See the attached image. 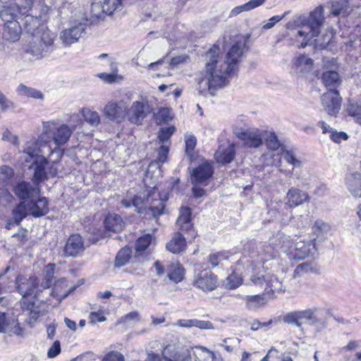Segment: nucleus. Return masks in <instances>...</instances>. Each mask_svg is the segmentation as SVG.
Listing matches in <instances>:
<instances>
[{"label": "nucleus", "instance_id": "nucleus-1", "mask_svg": "<svg viewBox=\"0 0 361 361\" xmlns=\"http://www.w3.org/2000/svg\"><path fill=\"white\" fill-rule=\"evenodd\" d=\"M243 48V43L236 42L228 50L226 60H223L219 56V47L213 45L206 54V73L204 76H201L197 80V90L200 94L214 95L216 90L228 83V78L238 69V63L242 56Z\"/></svg>", "mask_w": 361, "mask_h": 361}, {"label": "nucleus", "instance_id": "nucleus-2", "mask_svg": "<svg viewBox=\"0 0 361 361\" xmlns=\"http://www.w3.org/2000/svg\"><path fill=\"white\" fill-rule=\"evenodd\" d=\"M25 52L33 60L41 59L52 50L55 34L32 16H26Z\"/></svg>", "mask_w": 361, "mask_h": 361}, {"label": "nucleus", "instance_id": "nucleus-3", "mask_svg": "<svg viewBox=\"0 0 361 361\" xmlns=\"http://www.w3.org/2000/svg\"><path fill=\"white\" fill-rule=\"evenodd\" d=\"M250 280L254 286L263 289V293L244 297L243 300L249 310L262 307L269 299L274 298V293L283 290L282 281L274 273L268 271L252 274Z\"/></svg>", "mask_w": 361, "mask_h": 361}, {"label": "nucleus", "instance_id": "nucleus-4", "mask_svg": "<svg viewBox=\"0 0 361 361\" xmlns=\"http://www.w3.org/2000/svg\"><path fill=\"white\" fill-rule=\"evenodd\" d=\"M20 153V159L25 162H33L35 169L32 180L37 185L43 180L57 175L58 163L48 161L47 159L42 155L43 150L38 142L34 140L27 141Z\"/></svg>", "mask_w": 361, "mask_h": 361}, {"label": "nucleus", "instance_id": "nucleus-5", "mask_svg": "<svg viewBox=\"0 0 361 361\" xmlns=\"http://www.w3.org/2000/svg\"><path fill=\"white\" fill-rule=\"evenodd\" d=\"M150 190H146L143 194L144 197L140 195L135 196L133 202L130 200H123L121 205L126 208H128L133 205L136 208L138 213H141L142 210L149 209L152 212V216L157 217L163 214L165 208V202L168 200V191L160 192L162 189L161 184L155 185Z\"/></svg>", "mask_w": 361, "mask_h": 361}, {"label": "nucleus", "instance_id": "nucleus-6", "mask_svg": "<svg viewBox=\"0 0 361 361\" xmlns=\"http://www.w3.org/2000/svg\"><path fill=\"white\" fill-rule=\"evenodd\" d=\"M281 235H284V233H278L269 239L268 243L264 244L259 250L252 252L248 256H244L240 260V264L247 266L248 274L251 275L252 274L266 271L265 269H261L263 268L264 263L276 257V248L279 247L282 250V240L278 238Z\"/></svg>", "mask_w": 361, "mask_h": 361}, {"label": "nucleus", "instance_id": "nucleus-7", "mask_svg": "<svg viewBox=\"0 0 361 361\" xmlns=\"http://www.w3.org/2000/svg\"><path fill=\"white\" fill-rule=\"evenodd\" d=\"M282 240V251L290 259H304L312 255L316 252V238L296 239L293 241L290 236L284 234L278 237Z\"/></svg>", "mask_w": 361, "mask_h": 361}, {"label": "nucleus", "instance_id": "nucleus-8", "mask_svg": "<svg viewBox=\"0 0 361 361\" xmlns=\"http://www.w3.org/2000/svg\"><path fill=\"white\" fill-rule=\"evenodd\" d=\"M324 20V8L322 6L316 8L311 13L310 17L305 23L302 24L300 30L297 32V37H302V40L300 42V47H305L309 44L311 41L319 33V28Z\"/></svg>", "mask_w": 361, "mask_h": 361}, {"label": "nucleus", "instance_id": "nucleus-9", "mask_svg": "<svg viewBox=\"0 0 361 361\" xmlns=\"http://www.w3.org/2000/svg\"><path fill=\"white\" fill-rule=\"evenodd\" d=\"M73 130L66 124H58L54 121L43 123V131L39 136V141L45 144L53 141L56 145H65L70 139Z\"/></svg>", "mask_w": 361, "mask_h": 361}, {"label": "nucleus", "instance_id": "nucleus-10", "mask_svg": "<svg viewBox=\"0 0 361 361\" xmlns=\"http://www.w3.org/2000/svg\"><path fill=\"white\" fill-rule=\"evenodd\" d=\"M17 288L23 300L20 305L23 309L32 310L34 306V299L43 290L39 280L36 276L29 278L20 277L17 279Z\"/></svg>", "mask_w": 361, "mask_h": 361}, {"label": "nucleus", "instance_id": "nucleus-11", "mask_svg": "<svg viewBox=\"0 0 361 361\" xmlns=\"http://www.w3.org/2000/svg\"><path fill=\"white\" fill-rule=\"evenodd\" d=\"M49 212V202L47 198L40 197L28 202L22 201L13 211L14 221L19 224L27 214L34 217H40Z\"/></svg>", "mask_w": 361, "mask_h": 361}, {"label": "nucleus", "instance_id": "nucleus-12", "mask_svg": "<svg viewBox=\"0 0 361 361\" xmlns=\"http://www.w3.org/2000/svg\"><path fill=\"white\" fill-rule=\"evenodd\" d=\"M130 98L111 99L104 105L102 114L107 121L121 124L126 120L127 104H130Z\"/></svg>", "mask_w": 361, "mask_h": 361}, {"label": "nucleus", "instance_id": "nucleus-13", "mask_svg": "<svg viewBox=\"0 0 361 361\" xmlns=\"http://www.w3.org/2000/svg\"><path fill=\"white\" fill-rule=\"evenodd\" d=\"M213 173V168L207 161H204L193 169L191 173V182L193 185L192 193L195 197H201L204 195L202 187L208 185Z\"/></svg>", "mask_w": 361, "mask_h": 361}, {"label": "nucleus", "instance_id": "nucleus-14", "mask_svg": "<svg viewBox=\"0 0 361 361\" xmlns=\"http://www.w3.org/2000/svg\"><path fill=\"white\" fill-rule=\"evenodd\" d=\"M315 312L314 309L290 312L283 316V320L286 324H294L299 328H301L302 324L307 322L312 325L318 322Z\"/></svg>", "mask_w": 361, "mask_h": 361}, {"label": "nucleus", "instance_id": "nucleus-15", "mask_svg": "<svg viewBox=\"0 0 361 361\" xmlns=\"http://www.w3.org/2000/svg\"><path fill=\"white\" fill-rule=\"evenodd\" d=\"M217 277L209 269L196 270L192 285L203 291H212L217 287Z\"/></svg>", "mask_w": 361, "mask_h": 361}, {"label": "nucleus", "instance_id": "nucleus-16", "mask_svg": "<svg viewBox=\"0 0 361 361\" xmlns=\"http://www.w3.org/2000/svg\"><path fill=\"white\" fill-rule=\"evenodd\" d=\"M83 21V18L73 21L68 28L61 32L59 39L63 46L68 47L78 41L85 29Z\"/></svg>", "mask_w": 361, "mask_h": 361}, {"label": "nucleus", "instance_id": "nucleus-17", "mask_svg": "<svg viewBox=\"0 0 361 361\" xmlns=\"http://www.w3.org/2000/svg\"><path fill=\"white\" fill-rule=\"evenodd\" d=\"M149 112L147 100L135 101L130 106L127 104L126 119L133 124H141Z\"/></svg>", "mask_w": 361, "mask_h": 361}, {"label": "nucleus", "instance_id": "nucleus-18", "mask_svg": "<svg viewBox=\"0 0 361 361\" xmlns=\"http://www.w3.org/2000/svg\"><path fill=\"white\" fill-rule=\"evenodd\" d=\"M342 98L336 90H329L321 97V103L324 112L329 116H335L341 108Z\"/></svg>", "mask_w": 361, "mask_h": 361}, {"label": "nucleus", "instance_id": "nucleus-19", "mask_svg": "<svg viewBox=\"0 0 361 361\" xmlns=\"http://www.w3.org/2000/svg\"><path fill=\"white\" fill-rule=\"evenodd\" d=\"M235 134L245 147L257 148L262 143V131L257 128L238 130Z\"/></svg>", "mask_w": 361, "mask_h": 361}, {"label": "nucleus", "instance_id": "nucleus-20", "mask_svg": "<svg viewBox=\"0 0 361 361\" xmlns=\"http://www.w3.org/2000/svg\"><path fill=\"white\" fill-rule=\"evenodd\" d=\"M164 361H190V350L185 347L167 345L162 351Z\"/></svg>", "mask_w": 361, "mask_h": 361}, {"label": "nucleus", "instance_id": "nucleus-21", "mask_svg": "<svg viewBox=\"0 0 361 361\" xmlns=\"http://www.w3.org/2000/svg\"><path fill=\"white\" fill-rule=\"evenodd\" d=\"M0 332L7 334L8 336L24 335V329L18 321L13 317H7L2 312H0Z\"/></svg>", "mask_w": 361, "mask_h": 361}, {"label": "nucleus", "instance_id": "nucleus-22", "mask_svg": "<svg viewBox=\"0 0 361 361\" xmlns=\"http://www.w3.org/2000/svg\"><path fill=\"white\" fill-rule=\"evenodd\" d=\"M13 190L19 199L25 202L38 198L40 195V188L38 186L32 187L30 183L25 181L17 183Z\"/></svg>", "mask_w": 361, "mask_h": 361}, {"label": "nucleus", "instance_id": "nucleus-23", "mask_svg": "<svg viewBox=\"0 0 361 361\" xmlns=\"http://www.w3.org/2000/svg\"><path fill=\"white\" fill-rule=\"evenodd\" d=\"M85 250L84 240L80 235L73 234L67 240L63 248L66 257H78Z\"/></svg>", "mask_w": 361, "mask_h": 361}, {"label": "nucleus", "instance_id": "nucleus-24", "mask_svg": "<svg viewBox=\"0 0 361 361\" xmlns=\"http://www.w3.org/2000/svg\"><path fill=\"white\" fill-rule=\"evenodd\" d=\"M310 197L307 192L296 188H290L284 198L285 204L290 208H295L309 202Z\"/></svg>", "mask_w": 361, "mask_h": 361}, {"label": "nucleus", "instance_id": "nucleus-25", "mask_svg": "<svg viewBox=\"0 0 361 361\" xmlns=\"http://www.w3.org/2000/svg\"><path fill=\"white\" fill-rule=\"evenodd\" d=\"M312 66L313 60L306 55L300 54L293 59L290 71L294 74L301 75L310 71Z\"/></svg>", "mask_w": 361, "mask_h": 361}, {"label": "nucleus", "instance_id": "nucleus-26", "mask_svg": "<svg viewBox=\"0 0 361 361\" xmlns=\"http://www.w3.org/2000/svg\"><path fill=\"white\" fill-rule=\"evenodd\" d=\"M176 226L179 230L188 232L192 231V236L195 238L197 233L192 230V224L191 222V210L189 207H181L178 218L176 220Z\"/></svg>", "mask_w": 361, "mask_h": 361}, {"label": "nucleus", "instance_id": "nucleus-27", "mask_svg": "<svg viewBox=\"0 0 361 361\" xmlns=\"http://www.w3.org/2000/svg\"><path fill=\"white\" fill-rule=\"evenodd\" d=\"M22 34V29L18 21H12L4 24L2 36L9 42H15L19 40Z\"/></svg>", "mask_w": 361, "mask_h": 361}, {"label": "nucleus", "instance_id": "nucleus-28", "mask_svg": "<svg viewBox=\"0 0 361 361\" xmlns=\"http://www.w3.org/2000/svg\"><path fill=\"white\" fill-rule=\"evenodd\" d=\"M345 185L350 193L355 197H361V173L356 171L347 175Z\"/></svg>", "mask_w": 361, "mask_h": 361}, {"label": "nucleus", "instance_id": "nucleus-29", "mask_svg": "<svg viewBox=\"0 0 361 361\" xmlns=\"http://www.w3.org/2000/svg\"><path fill=\"white\" fill-rule=\"evenodd\" d=\"M214 157L218 163L226 164L231 162L235 157L234 145L228 143L226 145H221L216 152Z\"/></svg>", "mask_w": 361, "mask_h": 361}, {"label": "nucleus", "instance_id": "nucleus-30", "mask_svg": "<svg viewBox=\"0 0 361 361\" xmlns=\"http://www.w3.org/2000/svg\"><path fill=\"white\" fill-rule=\"evenodd\" d=\"M186 239L180 232H176L166 245V250L173 254L181 253L186 250Z\"/></svg>", "mask_w": 361, "mask_h": 361}, {"label": "nucleus", "instance_id": "nucleus-31", "mask_svg": "<svg viewBox=\"0 0 361 361\" xmlns=\"http://www.w3.org/2000/svg\"><path fill=\"white\" fill-rule=\"evenodd\" d=\"M156 245V238L152 234H146L140 237L135 243V252L137 255H142V253L150 250Z\"/></svg>", "mask_w": 361, "mask_h": 361}, {"label": "nucleus", "instance_id": "nucleus-32", "mask_svg": "<svg viewBox=\"0 0 361 361\" xmlns=\"http://www.w3.org/2000/svg\"><path fill=\"white\" fill-rule=\"evenodd\" d=\"M351 11L349 0H332L330 13L334 16H347Z\"/></svg>", "mask_w": 361, "mask_h": 361}, {"label": "nucleus", "instance_id": "nucleus-33", "mask_svg": "<svg viewBox=\"0 0 361 361\" xmlns=\"http://www.w3.org/2000/svg\"><path fill=\"white\" fill-rule=\"evenodd\" d=\"M185 270L178 261H172L167 268V276L169 279L178 283L184 279Z\"/></svg>", "mask_w": 361, "mask_h": 361}, {"label": "nucleus", "instance_id": "nucleus-34", "mask_svg": "<svg viewBox=\"0 0 361 361\" xmlns=\"http://www.w3.org/2000/svg\"><path fill=\"white\" fill-rule=\"evenodd\" d=\"M104 227L107 231L120 232L124 228V222L118 214H109L104 219Z\"/></svg>", "mask_w": 361, "mask_h": 361}, {"label": "nucleus", "instance_id": "nucleus-35", "mask_svg": "<svg viewBox=\"0 0 361 361\" xmlns=\"http://www.w3.org/2000/svg\"><path fill=\"white\" fill-rule=\"evenodd\" d=\"M73 290V288H68V282L66 280L60 279L54 283L51 295L58 300L61 301Z\"/></svg>", "mask_w": 361, "mask_h": 361}, {"label": "nucleus", "instance_id": "nucleus-36", "mask_svg": "<svg viewBox=\"0 0 361 361\" xmlns=\"http://www.w3.org/2000/svg\"><path fill=\"white\" fill-rule=\"evenodd\" d=\"M177 325L180 327L184 328L195 326L200 329H214L213 324L211 322L198 319H180L177 322Z\"/></svg>", "mask_w": 361, "mask_h": 361}, {"label": "nucleus", "instance_id": "nucleus-37", "mask_svg": "<svg viewBox=\"0 0 361 361\" xmlns=\"http://www.w3.org/2000/svg\"><path fill=\"white\" fill-rule=\"evenodd\" d=\"M18 14L20 13L11 2L9 3V5L4 6L0 11V17L4 24L10 23L12 21H18Z\"/></svg>", "mask_w": 361, "mask_h": 361}, {"label": "nucleus", "instance_id": "nucleus-38", "mask_svg": "<svg viewBox=\"0 0 361 361\" xmlns=\"http://www.w3.org/2000/svg\"><path fill=\"white\" fill-rule=\"evenodd\" d=\"M124 6V0H102V12L112 15L114 12L121 11Z\"/></svg>", "mask_w": 361, "mask_h": 361}, {"label": "nucleus", "instance_id": "nucleus-39", "mask_svg": "<svg viewBox=\"0 0 361 361\" xmlns=\"http://www.w3.org/2000/svg\"><path fill=\"white\" fill-rule=\"evenodd\" d=\"M195 361H214V353L204 346H195L193 350Z\"/></svg>", "mask_w": 361, "mask_h": 361}, {"label": "nucleus", "instance_id": "nucleus-40", "mask_svg": "<svg viewBox=\"0 0 361 361\" xmlns=\"http://www.w3.org/2000/svg\"><path fill=\"white\" fill-rule=\"evenodd\" d=\"M318 271V267L315 263L303 262L296 267L294 270L293 276L295 278L300 277L306 274L317 273Z\"/></svg>", "mask_w": 361, "mask_h": 361}, {"label": "nucleus", "instance_id": "nucleus-41", "mask_svg": "<svg viewBox=\"0 0 361 361\" xmlns=\"http://www.w3.org/2000/svg\"><path fill=\"white\" fill-rule=\"evenodd\" d=\"M16 92L20 96L32 97L37 99H44V95L39 90L27 87L24 84H20L16 89Z\"/></svg>", "mask_w": 361, "mask_h": 361}, {"label": "nucleus", "instance_id": "nucleus-42", "mask_svg": "<svg viewBox=\"0 0 361 361\" xmlns=\"http://www.w3.org/2000/svg\"><path fill=\"white\" fill-rule=\"evenodd\" d=\"M322 82L328 88L336 87L341 84L340 77L336 71H326L322 74Z\"/></svg>", "mask_w": 361, "mask_h": 361}, {"label": "nucleus", "instance_id": "nucleus-43", "mask_svg": "<svg viewBox=\"0 0 361 361\" xmlns=\"http://www.w3.org/2000/svg\"><path fill=\"white\" fill-rule=\"evenodd\" d=\"M80 113L85 121L91 126H97L101 122V118L98 112L92 111L88 108H83Z\"/></svg>", "mask_w": 361, "mask_h": 361}, {"label": "nucleus", "instance_id": "nucleus-44", "mask_svg": "<svg viewBox=\"0 0 361 361\" xmlns=\"http://www.w3.org/2000/svg\"><path fill=\"white\" fill-rule=\"evenodd\" d=\"M312 231L317 238H319L331 231V226L321 219H317L314 221Z\"/></svg>", "mask_w": 361, "mask_h": 361}, {"label": "nucleus", "instance_id": "nucleus-45", "mask_svg": "<svg viewBox=\"0 0 361 361\" xmlns=\"http://www.w3.org/2000/svg\"><path fill=\"white\" fill-rule=\"evenodd\" d=\"M55 265L54 264H49L45 267L44 276L42 281L40 283L43 290L49 288L51 286L52 279L54 274Z\"/></svg>", "mask_w": 361, "mask_h": 361}, {"label": "nucleus", "instance_id": "nucleus-46", "mask_svg": "<svg viewBox=\"0 0 361 361\" xmlns=\"http://www.w3.org/2000/svg\"><path fill=\"white\" fill-rule=\"evenodd\" d=\"M131 257V250L129 247L122 248L117 254L115 259V265L121 267L126 265Z\"/></svg>", "mask_w": 361, "mask_h": 361}, {"label": "nucleus", "instance_id": "nucleus-47", "mask_svg": "<svg viewBox=\"0 0 361 361\" xmlns=\"http://www.w3.org/2000/svg\"><path fill=\"white\" fill-rule=\"evenodd\" d=\"M11 1L21 15H26L32 8L33 0H12Z\"/></svg>", "mask_w": 361, "mask_h": 361}, {"label": "nucleus", "instance_id": "nucleus-48", "mask_svg": "<svg viewBox=\"0 0 361 361\" xmlns=\"http://www.w3.org/2000/svg\"><path fill=\"white\" fill-rule=\"evenodd\" d=\"M243 283V278L241 275L233 271L225 281V286L229 289H235L238 288Z\"/></svg>", "mask_w": 361, "mask_h": 361}, {"label": "nucleus", "instance_id": "nucleus-49", "mask_svg": "<svg viewBox=\"0 0 361 361\" xmlns=\"http://www.w3.org/2000/svg\"><path fill=\"white\" fill-rule=\"evenodd\" d=\"M111 70L112 72L111 73H102L98 74L97 76L108 83H113L116 82L118 78L121 79V77L117 74L118 70L116 64L111 63Z\"/></svg>", "mask_w": 361, "mask_h": 361}, {"label": "nucleus", "instance_id": "nucleus-50", "mask_svg": "<svg viewBox=\"0 0 361 361\" xmlns=\"http://www.w3.org/2000/svg\"><path fill=\"white\" fill-rule=\"evenodd\" d=\"M347 111L348 114L354 118L355 122L361 126V104H350Z\"/></svg>", "mask_w": 361, "mask_h": 361}, {"label": "nucleus", "instance_id": "nucleus-51", "mask_svg": "<svg viewBox=\"0 0 361 361\" xmlns=\"http://www.w3.org/2000/svg\"><path fill=\"white\" fill-rule=\"evenodd\" d=\"M13 169L8 166H0V186H4L13 176Z\"/></svg>", "mask_w": 361, "mask_h": 361}, {"label": "nucleus", "instance_id": "nucleus-52", "mask_svg": "<svg viewBox=\"0 0 361 361\" xmlns=\"http://www.w3.org/2000/svg\"><path fill=\"white\" fill-rule=\"evenodd\" d=\"M13 200V195L6 189H0V209L7 207L12 202Z\"/></svg>", "mask_w": 361, "mask_h": 361}, {"label": "nucleus", "instance_id": "nucleus-53", "mask_svg": "<svg viewBox=\"0 0 361 361\" xmlns=\"http://www.w3.org/2000/svg\"><path fill=\"white\" fill-rule=\"evenodd\" d=\"M265 142L267 147L272 151H276L281 147V143L274 133H270Z\"/></svg>", "mask_w": 361, "mask_h": 361}, {"label": "nucleus", "instance_id": "nucleus-54", "mask_svg": "<svg viewBox=\"0 0 361 361\" xmlns=\"http://www.w3.org/2000/svg\"><path fill=\"white\" fill-rule=\"evenodd\" d=\"M228 255L227 252H216L209 255V262L213 267L218 266L221 262L227 259Z\"/></svg>", "mask_w": 361, "mask_h": 361}, {"label": "nucleus", "instance_id": "nucleus-55", "mask_svg": "<svg viewBox=\"0 0 361 361\" xmlns=\"http://www.w3.org/2000/svg\"><path fill=\"white\" fill-rule=\"evenodd\" d=\"M175 131L174 126H170L166 128H163L160 130L158 135V138L159 141L164 144L166 141H168L171 136Z\"/></svg>", "mask_w": 361, "mask_h": 361}, {"label": "nucleus", "instance_id": "nucleus-56", "mask_svg": "<svg viewBox=\"0 0 361 361\" xmlns=\"http://www.w3.org/2000/svg\"><path fill=\"white\" fill-rule=\"evenodd\" d=\"M283 158L288 163L293 165L294 167H299L301 166L300 160L296 158L295 155L292 151H285L283 153Z\"/></svg>", "mask_w": 361, "mask_h": 361}, {"label": "nucleus", "instance_id": "nucleus-57", "mask_svg": "<svg viewBox=\"0 0 361 361\" xmlns=\"http://www.w3.org/2000/svg\"><path fill=\"white\" fill-rule=\"evenodd\" d=\"M157 119L162 122H168L172 119L171 110L167 107L161 108L157 114Z\"/></svg>", "mask_w": 361, "mask_h": 361}, {"label": "nucleus", "instance_id": "nucleus-58", "mask_svg": "<svg viewBox=\"0 0 361 361\" xmlns=\"http://www.w3.org/2000/svg\"><path fill=\"white\" fill-rule=\"evenodd\" d=\"M89 319L90 322L92 324L104 322L106 320V317L104 316V310L99 309L97 312H90Z\"/></svg>", "mask_w": 361, "mask_h": 361}, {"label": "nucleus", "instance_id": "nucleus-59", "mask_svg": "<svg viewBox=\"0 0 361 361\" xmlns=\"http://www.w3.org/2000/svg\"><path fill=\"white\" fill-rule=\"evenodd\" d=\"M140 319V314L137 312H131L125 316L121 317L118 321V324H126L129 322H138Z\"/></svg>", "mask_w": 361, "mask_h": 361}, {"label": "nucleus", "instance_id": "nucleus-60", "mask_svg": "<svg viewBox=\"0 0 361 361\" xmlns=\"http://www.w3.org/2000/svg\"><path fill=\"white\" fill-rule=\"evenodd\" d=\"M61 353V343L59 341H55L52 345L49 348L47 357L54 358Z\"/></svg>", "mask_w": 361, "mask_h": 361}, {"label": "nucleus", "instance_id": "nucleus-61", "mask_svg": "<svg viewBox=\"0 0 361 361\" xmlns=\"http://www.w3.org/2000/svg\"><path fill=\"white\" fill-rule=\"evenodd\" d=\"M185 151L187 153H190L193 151L196 146L197 140L195 136L189 135L185 137Z\"/></svg>", "mask_w": 361, "mask_h": 361}, {"label": "nucleus", "instance_id": "nucleus-62", "mask_svg": "<svg viewBox=\"0 0 361 361\" xmlns=\"http://www.w3.org/2000/svg\"><path fill=\"white\" fill-rule=\"evenodd\" d=\"M14 104L9 100L0 90V107L2 111H6L9 108L13 107Z\"/></svg>", "mask_w": 361, "mask_h": 361}, {"label": "nucleus", "instance_id": "nucleus-63", "mask_svg": "<svg viewBox=\"0 0 361 361\" xmlns=\"http://www.w3.org/2000/svg\"><path fill=\"white\" fill-rule=\"evenodd\" d=\"M102 361H124V357L117 351H111L104 357Z\"/></svg>", "mask_w": 361, "mask_h": 361}, {"label": "nucleus", "instance_id": "nucleus-64", "mask_svg": "<svg viewBox=\"0 0 361 361\" xmlns=\"http://www.w3.org/2000/svg\"><path fill=\"white\" fill-rule=\"evenodd\" d=\"M331 139L336 143L341 142L342 140H346L348 138V135L343 132H338L333 130L330 135Z\"/></svg>", "mask_w": 361, "mask_h": 361}]
</instances>
